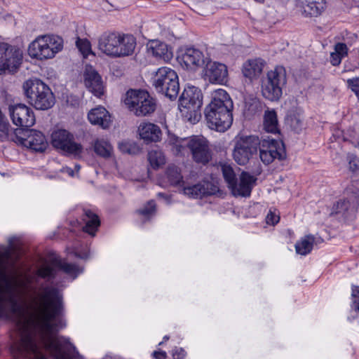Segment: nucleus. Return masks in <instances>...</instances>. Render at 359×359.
Returning a JSON list of instances; mask_svg holds the SVG:
<instances>
[{"label":"nucleus","mask_w":359,"mask_h":359,"mask_svg":"<svg viewBox=\"0 0 359 359\" xmlns=\"http://www.w3.org/2000/svg\"><path fill=\"white\" fill-rule=\"evenodd\" d=\"M12 257H1V316L11 313L15 323V348L28 359H69L61 348L68 339L56 332L65 326L57 317L62 308V294L52 287L30 288L33 277L9 273Z\"/></svg>","instance_id":"obj_1"},{"label":"nucleus","mask_w":359,"mask_h":359,"mask_svg":"<svg viewBox=\"0 0 359 359\" xmlns=\"http://www.w3.org/2000/svg\"><path fill=\"white\" fill-rule=\"evenodd\" d=\"M233 100L224 89L212 90L210 101L205 108L208 127L218 132L227 130L233 123Z\"/></svg>","instance_id":"obj_2"},{"label":"nucleus","mask_w":359,"mask_h":359,"mask_svg":"<svg viewBox=\"0 0 359 359\" xmlns=\"http://www.w3.org/2000/svg\"><path fill=\"white\" fill-rule=\"evenodd\" d=\"M64 48L63 39L55 34H42L36 36L27 46V55L32 60L44 62L52 60Z\"/></svg>","instance_id":"obj_3"},{"label":"nucleus","mask_w":359,"mask_h":359,"mask_svg":"<svg viewBox=\"0 0 359 359\" xmlns=\"http://www.w3.org/2000/svg\"><path fill=\"white\" fill-rule=\"evenodd\" d=\"M172 151L176 155H185L189 151L194 161L205 164L211 159L208 140L203 136L194 135L184 139H177Z\"/></svg>","instance_id":"obj_4"},{"label":"nucleus","mask_w":359,"mask_h":359,"mask_svg":"<svg viewBox=\"0 0 359 359\" xmlns=\"http://www.w3.org/2000/svg\"><path fill=\"white\" fill-rule=\"evenodd\" d=\"M23 90L30 104L39 110H47L55 104V96L41 80L32 78L23 83Z\"/></svg>","instance_id":"obj_5"},{"label":"nucleus","mask_w":359,"mask_h":359,"mask_svg":"<svg viewBox=\"0 0 359 359\" xmlns=\"http://www.w3.org/2000/svg\"><path fill=\"white\" fill-rule=\"evenodd\" d=\"M287 82L285 69L283 66H276L268 71L261 80V93L270 101H278L283 95V88Z\"/></svg>","instance_id":"obj_6"},{"label":"nucleus","mask_w":359,"mask_h":359,"mask_svg":"<svg viewBox=\"0 0 359 359\" xmlns=\"http://www.w3.org/2000/svg\"><path fill=\"white\" fill-rule=\"evenodd\" d=\"M202 104L201 90L195 86L186 87L180 98L179 109L182 116L191 123H197L201 116Z\"/></svg>","instance_id":"obj_7"},{"label":"nucleus","mask_w":359,"mask_h":359,"mask_svg":"<svg viewBox=\"0 0 359 359\" xmlns=\"http://www.w3.org/2000/svg\"><path fill=\"white\" fill-rule=\"evenodd\" d=\"M126 107L137 116H143L155 111L156 102L146 90H129L123 99Z\"/></svg>","instance_id":"obj_8"},{"label":"nucleus","mask_w":359,"mask_h":359,"mask_svg":"<svg viewBox=\"0 0 359 359\" xmlns=\"http://www.w3.org/2000/svg\"><path fill=\"white\" fill-rule=\"evenodd\" d=\"M153 86L156 90L170 100L177 97L180 91L177 73L168 67L158 68L153 76Z\"/></svg>","instance_id":"obj_9"},{"label":"nucleus","mask_w":359,"mask_h":359,"mask_svg":"<svg viewBox=\"0 0 359 359\" xmlns=\"http://www.w3.org/2000/svg\"><path fill=\"white\" fill-rule=\"evenodd\" d=\"M259 139L255 135H238L233 139L232 156L239 165L247 164L258 151Z\"/></svg>","instance_id":"obj_10"},{"label":"nucleus","mask_w":359,"mask_h":359,"mask_svg":"<svg viewBox=\"0 0 359 359\" xmlns=\"http://www.w3.org/2000/svg\"><path fill=\"white\" fill-rule=\"evenodd\" d=\"M22 50L6 42L0 43V74L14 73L22 62Z\"/></svg>","instance_id":"obj_11"},{"label":"nucleus","mask_w":359,"mask_h":359,"mask_svg":"<svg viewBox=\"0 0 359 359\" xmlns=\"http://www.w3.org/2000/svg\"><path fill=\"white\" fill-rule=\"evenodd\" d=\"M259 158L262 162L269 165L275 160H283L285 157L282 142L271 137H262L258 144Z\"/></svg>","instance_id":"obj_12"},{"label":"nucleus","mask_w":359,"mask_h":359,"mask_svg":"<svg viewBox=\"0 0 359 359\" xmlns=\"http://www.w3.org/2000/svg\"><path fill=\"white\" fill-rule=\"evenodd\" d=\"M14 134L16 139L13 138V141L32 150L43 151L48 145L45 136L38 130H30L25 132L17 128L14 130Z\"/></svg>","instance_id":"obj_13"},{"label":"nucleus","mask_w":359,"mask_h":359,"mask_svg":"<svg viewBox=\"0 0 359 359\" xmlns=\"http://www.w3.org/2000/svg\"><path fill=\"white\" fill-rule=\"evenodd\" d=\"M52 144L53 147L64 152L80 157L82 151V146L74 141V137L66 130H57L52 134Z\"/></svg>","instance_id":"obj_14"},{"label":"nucleus","mask_w":359,"mask_h":359,"mask_svg":"<svg viewBox=\"0 0 359 359\" xmlns=\"http://www.w3.org/2000/svg\"><path fill=\"white\" fill-rule=\"evenodd\" d=\"M202 76L203 79L210 83L224 85L229 79L228 68L226 65L213 62L209 57L208 61L203 67Z\"/></svg>","instance_id":"obj_15"},{"label":"nucleus","mask_w":359,"mask_h":359,"mask_svg":"<svg viewBox=\"0 0 359 359\" xmlns=\"http://www.w3.org/2000/svg\"><path fill=\"white\" fill-rule=\"evenodd\" d=\"M209 57L200 50L194 48L182 49L177 54V60L180 65L191 70L203 67Z\"/></svg>","instance_id":"obj_16"},{"label":"nucleus","mask_w":359,"mask_h":359,"mask_svg":"<svg viewBox=\"0 0 359 359\" xmlns=\"http://www.w3.org/2000/svg\"><path fill=\"white\" fill-rule=\"evenodd\" d=\"M11 119L18 127H32L36 122L33 110L25 104H11L8 107Z\"/></svg>","instance_id":"obj_17"},{"label":"nucleus","mask_w":359,"mask_h":359,"mask_svg":"<svg viewBox=\"0 0 359 359\" xmlns=\"http://www.w3.org/2000/svg\"><path fill=\"white\" fill-rule=\"evenodd\" d=\"M147 53L156 60L169 62L173 53L171 46L158 39L149 40L146 44Z\"/></svg>","instance_id":"obj_18"},{"label":"nucleus","mask_w":359,"mask_h":359,"mask_svg":"<svg viewBox=\"0 0 359 359\" xmlns=\"http://www.w3.org/2000/svg\"><path fill=\"white\" fill-rule=\"evenodd\" d=\"M85 86L95 96L100 97L104 93L102 77L91 65H86L83 72Z\"/></svg>","instance_id":"obj_19"},{"label":"nucleus","mask_w":359,"mask_h":359,"mask_svg":"<svg viewBox=\"0 0 359 359\" xmlns=\"http://www.w3.org/2000/svg\"><path fill=\"white\" fill-rule=\"evenodd\" d=\"M118 43H119L118 33L105 32L100 36L97 48L106 55L116 58Z\"/></svg>","instance_id":"obj_20"},{"label":"nucleus","mask_w":359,"mask_h":359,"mask_svg":"<svg viewBox=\"0 0 359 359\" xmlns=\"http://www.w3.org/2000/svg\"><path fill=\"white\" fill-rule=\"evenodd\" d=\"M256 180L253 175L245 172H242L239 177L238 183L236 180L231 187L232 194L234 196H249Z\"/></svg>","instance_id":"obj_21"},{"label":"nucleus","mask_w":359,"mask_h":359,"mask_svg":"<svg viewBox=\"0 0 359 359\" xmlns=\"http://www.w3.org/2000/svg\"><path fill=\"white\" fill-rule=\"evenodd\" d=\"M138 134L144 142L149 144L161 141L162 131L158 126L150 123L142 122L138 126Z\"/></svg>","instance_id":"obj_22"},{"label":"nucleus","mask_w":359,"mask_h":359,"mask_svg":"<svg viewBox=\"0 0 359 359\" xmlns=\"http://www.w3.org/2000/svg\"><path fill=\"white\" fill-rule=\"evenodd\" d=\"M218 190L217 186L209 182L197 184L192 186L183 184V194L189 198H198L205 195H212Z\"/></svg>","instance_id":"obj_23"},{"label":"nucleus","mask_w":359,"mask_h":359,"mask_svg":"<svg viewBox=\"0 0 359 359\" xmlns=\"http://www.w3.org/2000/svg\"><path fill=\"white\" fill-rule=\"evenodd\" d=\"M265 67V62L261 58L249 59L242 65L243 75L250 81L257 79Z\"/></svg>","instance_id":"obj_24"},{"label":"nucleus","mask_w":359,"mask_h":359,"mask_svg":"<svg viewBox=\"0 0 359 359\" xmlns=\"http://www.w3.org/2000/svg\"><path fill=\"white\" fill-rule=\"evenodd\" d=\"M88 119L91 124L99 126L103 129L109 128L111 121L109 113L102 106L92 109L88 114Z\"/></svg>","instance_id":"obj_25"},{"label":"nucleus","mask_w":359,"mask_h":359,"mask_svg":"<svg viewBox=\"0 0 359 359\" xmlns=\"http://www.w3.org/2000/svg\"><path fill=\"white\" fill-rule=\"evenodd\" d=\"M117 45L116 57L131 55L136 46V39L130 34H119V43Z\"/></svg>","instance_id":"obj_26"},{"label":"nucleus","mask_w":359,"mask_h":359,"mask_svg":"<svg viewBox=\"0 0 359 359\" xmlns=\"http://www.w3.org/2000/svg\"><path fill=\"white\" fill-rule=\"evenodd\" d=\"M263 130L271 134L280 133L277 113L274 109H267L263 116Z\"/></svg>","instance_id":"obj_27"},{"label":"nucleus","mask_w":359,"mask_h":359,"mask_svg":"<svg viewBox=\"0 0 359 359\" xmlns=\"http://www.w3.org/2000/svg\"><path fill=\"white\" fill-rule=\"evenodd\" d=\"M93 147L95 154L102 158L107 159L114 156L112 145L103 138L96 139Z\"/></svg>","instance_id":"obj_28"},{"label":"nucleus","mask_w":359,"mask_h":359,"mask_svg":"<svg viewBox=\"0 0 359 359\" xmlns=\"http://www.w3.org/2000/svg\"><path fill=\"white\" fill-rule=\"evenodd\" d=\"M83 221L85 223L83 227V231L91 236H94L100 224L98 217L91 210H85Z\"/></svg>","instance_id":"obj_29"},{"label":"nucleus","mask_w":359,"mask_h":359,"mask_svg":"<svg viewBox=\"0 0 359 359\" xmlns=\"http://www.w3.org/2000/svg\"><path fill=\"white\" fill-rule=\"evenodd\" d=\"M314 243V237L311 235L302 238L295 244L296 252L300 255H306L312 250Z\"/></svg>","instance_id":"obj_30"},{"label":"nucleus","mask_w":359,"mask_h":359,"mask_svg":"<svg viewBox=\"0 0 359 359\" xmlns=\"http://www.w3.org/2000/svg\"><path fill=\"white\" fill-rule=\"evenodd\" d=\"M148 161L150 166L155 170L162 168L166 163L164 154L158 149H152L148 153Z\"/></svg>","instance_id":"obj_31"},{"label":"nucleus","mask_w":359,"mask_h":359,"mask_svg":"<svg viewBox=\"0 0 359 359\" xmlns=\"http://www.w3.org/2000/svg\"><path fill=\"white\" fill-rule=\"evenodd\" d=\"M11 127L7 118L4 115L0 118V140L2 142L7 141L9 140H13L16 139V136L14 134V130Z\"/></svg>","instance_id":"obj_32"},{"label":"nucleus","mask_w":359,"mask_h":359,"mask_svg":"<svg viewBox=\"0 0 359 359\" xmlns=\"http://www.w3.org/2000/svg\"><path fill=\"white\" fill-rule=\"evenodd\" d=\"M348 53V48L345 43H338L334 46V50L331 53L330 62L332 65H339L343 57L346 56Z\"/></svg>","instance_id":"obj_33"},{"label":"nucleus","mask_w":359,"mask_h":359,"mask_svg":"<svg viewBox=\"0 0 359 359\" xmlns=\"http://www.w3.org/2000/svg\"><path fill=\"white\" fill-rule=\"evenodd\" d=\"M166 176L169 183L172 185L177 186L182 183L183 187V184H184V182L182 180V177L178 168L175 165H170L168 168Z\"/></svg>","instance_id":"obj_34"},{"label":"nucleus","mask_w":359,"mask_h":359,"mask_svg":"<svg viewBox=\"0 0 359 359\" xmlns=\"http://www.w3.org/2000/svg\"><path fill=\"white\" fill-rule=\"evenodd\" d=\"M76 46L83 57H88L90 55H95L92 50L91 43L87 39L78 38Z\"/></svg>","instance_id":"obj_35"},{"label":"nucleus","mask_w":359,"mask_h":359,"mask_svg":"<svg viewBox=\"0 0 359 359\" xmlns=\"http://www.w3.org/2000/svg\"><path fill=\"white\" fill-rule=\"evenodd\" d=\"M324 9V6L319 2H310L304 6V13L305 16H317L320 15Z\"/></svg>","instance_id":"obj_36"},{"label":"nucleus","mask_w":359,"mask_h":359,"mask_svg":"<svg viewBox=\"0 0 359 359\" xmlns=\"http://www.w3.org/2000/svg\"><path fill=\"white\" fill-rule=\"evenodd\" d=\"M57 266L65 273L73 277V278H76L82 271L81 269L76 265L67 263L65 261L59 262Z\"/></svg>","instance_id":"obj_37"},{"label":"nucleus","mask_w":359,"mask_h":359,"mask_svg":"<svg viewBox=\"0 0 359 359\" xmlns=\"http://www.w3.org/2000/svg\"><path fill=\"white\" fill-rule=\"evenodd\" d=\"M222 172L224 176V178L226 183L228 184V187L229 189L233 185L236 181V175L233 172V168L231 165L223 164L221 165Z\"/></svg>","instance_id":"obj_38"},{"label":"nucleus","mask_w":359,"mask_h":359,"mask_svg":"<svg viewBox=\"0 0 359 359\" xmlns=\"http://www.w3.org/2000/svg\"><path fill=\"white\" fill-rule=\"evenodd\" d=\"M156 205L154 201H149L147 206L139 211L144 219L150 218L154 213Z\"/></svg>","instance_id":"obj_39"},{"label":"nucleus","mask_w":359,"mask_h":359,"mask_svg":"<svg viewBox=\"0 0 359 359\" xmlns=\"http://www.w3.org/2000/svg\"><path fill=\"white\" fill-rule=\"evenodd\" d=\"M53 275V269L50 264H44L37 271V276L41 278H48Z\"/></svg>","instance_id":"obj_40"},{"label":"nucleus","mask_w":359,"mask_h":359,"mask_svg":"<svg viewBox=\"0 0 359 359\" xmlns=\"http://www.w3.org/2000/svg\"><path fill=\"white\" fill-rule=\"evenodd\" d=\"M302 117L300 114L290 115L288 117V121L290 122L292 127L294 129L298 130L302 125Z\"/></svg>","instance_id":"obj_41"},{"label":"nucleus","mask_w":359,"mask_h":359,"mask_svg":"<svg viewBox=\"0 0 359 359\" xmlns=\"http://www.w3.org/2000/svg\"><path fill=\"white\" fill-rule=\"evenodd\" d=\"M352 308L359 312V287H353L352 288Z\"/></svg>","instance_id":"obj_42"},{"label":"nucleus","mask_w":359,"mask_h":359,"mask_svg":"<svg viewBox=\"0 0 359 359\" xmlns=\"http://www.w3.org/2000/svg\"><path fill=\"white\" fill-rule=\"evenodd\" d=\"M349 170L355 172L359 169V158L354 154H348L347 156Z\"/></svg>","instance_id":"obj_43"},{"label":"nucleus","mask_w":359,"mask_h":359,"mask_svg":"<svg viewBox=\"0 0 359 359\" xmlns=\"http://www.w3.org/2000/svg\"><path fill=\"white\" fill-rule=\"evenodd\" d=\"M280 219V217L275 212L270 210L266 217V221L268 224L275 225Z\"/></svg>","instance_id":"obj_44"},{"label":"nucleus","mask_w":359,"mask_h":359,"mask_svg":"<svg viewBox=\"0 0 359 359\" xmlns=\"http://www.w3.org/2000/svg\"><path fill=\"white\" fill-rule=\"evenodd\" d=\"M351 89L357 95H359V79L355 78L348 79L347 81Z\"/></svg>","instance_id":"obj_45"},{"label":"nucleus","mask_w":359,"mask_h":359,"mask_svg":"<svg viewBox=\"0 0 359 359\" xmlns=\"http://www.w3.org/2000/svg\"><path fill=\"white\" fill-rule=\"evenodd\" d=\"M334 206H336V212H340L348 209L349 202L345 199L339 200L337 202Z\"/></svg>","instance_id":"obj_46"},{"label":"nucleus","mask_w":359,"mask_h":359,"mask_svg":"<svg viewBox=\"0 0 359 359\" xmlns=\"http://www.w3.org/2000/svg\"><path fill=\"white\" fill-rule=\"evenodd\" d=\"M118 148L123 153L130 154L132 152V144L128 142L123 141L118 144Z\"/></svg>","instance_id":"obj_47"},{"label":"nucleus","mask_w":359,"mask_h":359,"mask_svg":"<svg viewBox=\"0 0 359 359\" xmlns=\"http://www.w3.org/2000/svg\"><path fill=\"white\" fill-rule=\"evenodd\" d=\"M80 168L81 167L79 165H75V171L73 170L71 168L64 167L61 169V172L67 174L70 177H74L76 173L79 171Z\"/></svg>","instance_id":"obj_48"},{"label":"nucleus","mask_w":359,"mask_h":359,"mask_svg":"<svg viewBox=\"0 0 359 359\" xmlns=\"http://www.w3.org/2000/svg\"><path fill=\"white\" fill-rule=\"evenodd\" d=\"M172 356L174 359H183L185 352L182 348H176L172 353Z\"/></svg>","instance_id":"obj_49"},{"label":"nucleus","mask_w":359,"mask_h":359,"mask_svg":"<svg viewBox=\"0 0 359 359\" xmlns=\"http://www.w3.org/2000/svg\"><path fill=\"white\" fill-rule=\"evenodd\" d=\"M154 358L156 359H165L166 353L163 351H154L153 353Z\"/></svg>","instance_id":"obj_50"},{"label":"nucleus","mask_w":359,"mask_h":359,"mask_svg":"<svg viewBox=\"0 0 359 359\" xmlns=\"http://www.w3.org/2000/svg\"><path fill=\"white\" fill-rule=\"evenodd\" d=\"M76 256H78L82 259H84L87 257L86 255H80V254H78V252H76Z\"/></svg>","instance_id":"obj_51"},{"label":"nucleus","mask_w":359,"mask_h":359,"mask_svg":"<svg viewBox=\"0 0 359 359\" xmlns=\"http://www.w3.org/2000/svg\"><path fill=\"white\" fill-rule=\"evenodd\" d=\"M4 114L2 113L1 110L0 109V118L3 116Z\"/></svg>","instance_id":"obj_52"},{"label":"nucleus","mask_w":359,"mask_h":359,"mask_svg":"<svg viewBox=\"0 0 359 359\" xmlns=\"http://www.w3.org/2000/svg\"><path fill=\"white\" fill-rule=\"evenodd\" d=\"M164 339H165V340H168V337L165 336V337H164Z\"/></svg>","instance_id":"obj_53"},{"label":"nucleus","mask_w":359,"mask_h":359,"mask_svg":"<svg viewBox=\"0 0 359 359\" xmlns=\"http://www.w3.org/2000/svg\"><path fill=\"white\" fill-rule=\"evenodd\" d=\"M257 1H261L262 0H256Z\"/></svg>","instance_id":"obj_54"}]
</instances>
